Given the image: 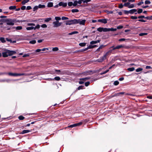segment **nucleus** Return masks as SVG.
<instances>
[{"mask_svg":"<svg viewBox=\"0 0 152 152\" xmlns=\"http://www.w3.org/2000/svg\"><path fill=\"white\" fill-rule=\"evenodd\" d=\"M109 31H116L117 28H109Z\"/></svg>","mask_w":152,"mask_h":152,"instance_id":"nucleus-36","label":"nucleus"},{"mask_svg":"<svg viewBox=\"0 0 152 152\" xmlns=\"http://www.w3.org/2000/svg\"><path fill=\"white\" fill-rule=\"evenodd\" d=\"M145 19H147V20H152V16H151L146 17L145 18Z\"/></svg>","mask_w":152,"mask_h":152,"instance_id":"nucleus-44","label":"nucleus"},{"mask_svg":"<svg viewBox=\"0 0 152 152\" xmlns=\"http://www.w3.org/2000/svg\"><path fill=\"white\" fill-rule=\"evenodd\" d=\"M109 71V69L107 70H106V71H105L104 72H103L101 73H100V75H103V74H104L106 73H107Z\"/></svg>","mask_w":152,"mask_h":152,"instance_id":"nucleus-43","label":"nucleus"},{"mask_svg":"<svg viewBox=\"0 0 152 152\" xmlns=\"http://www.w3.org/2000/svg\"><path fill=\"white\" fill-rule=\"evenodd\" d=\"M145 3L146 4H149L151 3V2L150 1H145Z\"/></svg>","mask_w":152,"mask_h":152,"instance_id":"nucleus-61","label":"nucleus"},{"mask_svg":"<svg viewBox=\"0 0 152 152\" xmlns=\"http://www.w3.org/2000/svg\"><path fill=\"white\" fill-rule=\"evenodd\" d=\"M91 1H75L76 3V6L78 4V6H81L82 7H85L88 5V2Z\"/></svg>","mask_w":152,"mask_h":152,"instance_id":"nucleus-2","label":"nucleus"},{"mask_svg":"<svg viewBox=\"0 0 152 152\" xmlns=\"http://www.w3.org/2000/svg\"><path fill=\"white\" fill-rule=\"evenodd\" d=\"M90 83L89 81H88L86 82L85 83V86H88L90 84Z\"/></svg>","mask_w":152,"mask_h":152,"instance_id":"nucleus-56","label":"nucleus"},{"mask_svg":"<svg viewBox=\"0 0 152 152\" xmlns=\"http://www.w3.org/2000/svg\"><path fill=\"white\" fill-rule=\"evenodd\" d=\"M10 21H7V24L9 26H13L14 24L15 23H17V22H19L17 21V20L15 19H12L11 18H8Z\"/></svg>","mask_w":152,"mask_h":152,"instance_id":"nucleus-3","label":"nucleus"},{"mask_svg":"<svg viewBox=\"0 0 152 152\" xmlns=\"http://www.w3.org/2000/svg\"><path fill=\"white\" fill-rule=\"evenodd\" d=\"M38 8H43L45 7V5H41L39 4L37 6Z\"/></svg>","mask_w":152,"mask_h":152,"instance_id":"nucleus-25","label":"nucleus"},{"mask_svg":"<svg viewBox=\"0 0 152 152\" xmlns=\"http://www.w3.org/2000/svg\"><path fill=\"white\" fill-rule=\"evenodd\" d=\"M97 22H101L102 23L106 24L107 23V21L106 19H99L97 20Z\"/></svg>","mask_w":152,"mask_h":152,"instance_id":"nucleus-12","label":"nucleus"},{"mask_svg":"<svg viewBox=\"0 0 152 152\" xmlns=\"http://www.w3.org/2000/svg\"><path fill=\"white\" fill-rule=\"evenodd\" d=\"M86 20L84 19H75V24H77L79 23L80 25H85Z\"/></svg>","mask_w":152,"mask_h":152,"instance_id":"nucleus-4","label":"nucleus"},{"mask_svg":"<svg viewBox=\"0 0 152 152\" xmlns=\"http://www.w3.org/2000/svg\"><path fill=\"white\" fill-rule=\"evenodd\" d=\"M143 70V69L141 68H139L137 69L136 70V72H138L142 71Z\"/></svg>","mask_w":152,"mask_h":152,"instance_id":"nucleus-38","label":"nucleus"},{"mask_svg":"<svg viewBox=\"0 0 152 152\" xmlns=\"http://www.w3.org/2000/svg\"><path fill=\"white\" fill-rule=\"evenodd\" d=\"M148 34L147 33H140L139 34V36H142L144 35H147Z\"/></svg>","mask_w":152,"mask_h":152,"instance_id":"nucleus-41","label":"nucleus"},{"mask_svg":"<svg viewBox=\"0 0 152 152\" xmlns=\"http://www.w3.org/2000/svg\"><path fill=\"white\" fill-rule=\"evenodd\" d=\"M127 70L130 72L133 71L134 70V67L129 68L127 69Z\"/></svg>","mask_w":152,"mask_h":152,"instance_id":"nucleus-32","label":"nucleus"},{"mask_svg":"<svg viewBox=\"0 0 152 152\" xmlns=\"http://www.w3.org/2000/svg\"><path fill=\"white\" fill-rule=\"evenodd\" d=\"M13 28H15L17 30H19L22 29V27L21 26H18L16 27H13Z\"/></svg>","mask_w":152,"mask_h":152,"instance_id":"nucleus-22","label":"nucleus"},{"mask_svg":"<svg viewBox=\"0 0 152 152\" xmlns=\"http://www.w3.org/2000/svg\"><path fill=\"white\" fill-rule=\"evenodd\" d=\"M9 20H10L8 19V18H7L6 19H2V22L7 23V21H10Z\"/></svg>","mask_w":152,"mask_h":152,"instance_id":"nucleus-31","label":"nucleus"},{"mask_svg":"<svg viewBox=\"0 0 152 152\" xmlns=\"http://www.w3.org/2000/svg\"><path fill=\"white\" fill-rule=\"evenodd\" d=\"M123 28V26L121 25H119L117 27V29H121L122 28Z\"/></svg>","mask_w":152,"mask_h":152,"instance_id":"nucleus-60","label":"nucleus"},{"mask_svg":"<svg viewBox=\"0 0 152 152\" xmlns=\"http://www.w3.org/2000/svg\"><path fill=\"white\" fill-rule=\"evenodd\" d=\"M53 6V4L52 2H49L48 3L47 6L49 7H51Z\"/></svg>","mask_w":152,"mask_h":152,"instance_id":"nucleus-26","label":"nucleus"},{"mask_svg":"<svg viewBox=\"0 0 152 152\" xmlns=\"http://www.w3.org/2000/svg\"><path fill=\"white\" fill-rule=\"evenodd\" d=\"M31 130H24L23 131H22V132H20V134H23L25 133H28L30 132H31Z\"/></svg>","mask_w":152,"mask_h":152,"instance_id":"nucleus-14","label":"nucleus"},{"mask_svg":"<svg viewBox=\"0 0 152 152\" xmlns=\"http://www.w3.org/2000/svg\"><path fill=\"white\" fill-rule=\"evenodd\" d=\"M6 39L7 41L10 42L11 43L12 42V40L10 39H9L8 38H6Z\"/></svg>","mask_w":152,"mask_h":152,"instance_id":"nucleus-62","label":"nucleus"},{"mask_svg":"<svg viewBox=\"0 0 152 152\" xmlns=\"http://www.w3.org/2000/svg\"><path fill=\"white\" fill-rule=\"evenodd\" d=\"M71 11L73 13L77 12H79V10L77 9H73L71 10Z\"/></svg>","mask_w":152,"mask_h":152,"instance_id":"nucleus-30","label":"nucleus"},{"mask_svg":"<svg viewBox=\"0 0 152 152\" xmlns=\"http://www.w3.org/2000/svg\"><path fill=\"white\" fill-rule=\"evenodd\" d=\"M36 43L35 40H32L29 41V43L31 44H34Z\"/></svg>","mask_w":152,"mask_h":152,"instance_id":"nucleus-47","label":"nucleus"},{"mask_svg":"<svg viewBox=\"0 0 152 152\" xmlns=\"http://www.w3.org/2000/svg\"><path fill=\"white\" fill-rule=\"evenodd\" d=\"M32 9V8L30 6H28L27 7L26 10H29Z\"/></svg>","mask_w":152,"mask_h":152,"instance_id":"nucleus-64","label":"nucleus"},{"mask_svg":"<svg viewBox=\"0 0 152 152\" xmlns=\"http://www.w3.org/2000/svg\"><path fill=\"white\" fill-rule=\"evenodd\" d=\"M61 19L62 20H66L68 19V18L66 17H62L61 18Z\"/></svg>","mask_w":152,"mask_h":152,"instance_id":"nucleus-59","label":"nucleus"},{"mask_svg":"<svg viewBox=\"0 0 152 152\" xmlns=\"http://www.w3.org/2000/svg\"><path fill=\"white\" fill-rule=\"evenodd\" d=\"M134 7V5L133 4H132L130 5V4L129 5V8H133Z\"/></svg>","mask_w":152,"mask_h":152,"instance_id":"nucleus-53","label":"nucleus"},{"mask_svg":"<svg viewBox=\"0 0 152 152\" xmlns=\"http://www.w3.org/2000/svg\"><path fill=\"white\" fill-rule=\"evenodd\" d=\"M145 17H145L144 15H141V16H138V18L139 19H142V18H145Z\"/></svg>","mask_w":152,"mask_h":152,"instance_id":"nucleus-52","label":"nucleus"},{"mask_svg":"<svg viewBox=\"0 0 152 152\" xmlns=\"http://www.w3.org/2000/svg\"><path fill=\"white\" fill-rule=\"evenodd\" d=\"M103 27H99L97 29V31H99V32H102L103 31Z\"/></svg>","mask_w":152,"mask_h":152,"instance_id":"nucleus-39","label":"nucleus"},{"mask_svg":"<svg viewBox=\"0 0 152 152\" xmlns=\"http://www.w3.org/2000/svg\"><path fill=\"white\" fill-rule=\"evenodd\" d=\"M137 12H136L135 13V15L137 14V13H138V14H140L142 12L143 10L142 9H137Z\"/></svg>","mask_w":152,"mask_h":152,"instance_id":"nucleus-17","label":"nucleus"},{"mask_svg":"<svg viewBox=\"0 0 152 152\" xmlns=\"http://www.w3.org/2000/svg\"><path fill=\"white\" fill-rule=\"evenodd\" d=\"M38 9L37 6H36L33 8V11L34 12H37Z\"/></svg>","mask_w":152,"mask_h":152,"instance_id":"nucleus-34","label":"nucleus"},{"mask_svg":"<svg viewBox=\"0 0 152 152\" xmlns=\"http://www.w3.org/2000/svg\"><path fill=\"white\" fill-rule=\"evenodd\" d=\"M93 48H94L93 45H89L87 48V50L88 49H91Z\"/></svg>","mask_w":152,"mask_h":152,"instance_id":"nucleus-55","label":"nucleus"},{"mask_svg":"<svg viewBox=\"0 0 152 152\" xmlns=\"http://www.w3.org/2000/svg\"><path fill=\"white\" fill-rule=\"evenodd\" d=\"M54 27L57 28L61 26L62 24V22H59L58 21H54L53 23Z\"/></svg>","mask_w":152,"mask_h":152,"instance_id":"nucleus-8","label":"nucleus"},{"mask_svg":"<svg viewBox=\"0 0 152 152\" xmlns=\"http://www.w3.org/2000/svg\"><path fill=\"white\" fill-rule=\"evenodd\" d=\"M103 31L104 32H107L109 31V28H103Z\"/></svg>","mask_w":152,"mask_h":152,"instance_id":"nucleus-35","label":"nucleus"},{"mask_svg":"<svg viewBox=\"0 0 152 152\" xmlns=\"http://www.w3.org/2000/svg\"><path fill=\"white\" fill-rule=\"evenodd\" d=\"M53 80H55L57 81H59L60 80V78L59 77H56L54 79H52Z\"/></svg>","mask_w":152,"mask_h":152,"instance_id":"nucleus-33","label":"nucleus"},{"mask_svg":"<svg viewBox=\"0 0 152 152\" xmlns=\"http://www.w3.org/2000/svg\"><path fill=\"white\" fill-rule=\"evenodd\" d=\"M55 19L56 20L58 21V20H61V18L59 17H55Z\"/></svg>","mask_w":152,"mask_h":152,"instance_id":"nucleus-49","label":"nucleus"},{"mask_svg":"<svg viewBox=\"0 0 152 152\" xmlns=\"http://www.w3.org/2000/svg\"><path fill=\"white\" fill-rule=\"evenodd\" d=\"M16 53V52L15 51L6 50L4 52L2 53V56L3 57L6 58L8 56H12L15 54Z\"/></svg>","mask_w":152,"mask_h":152,"instance_id":"nucleus-1","label":"nucleus"},{"mask_svg":"<svg viewBox=\"0 0 152 152\" xmlns=\"http://www.w3.org/2000/svg\"><path fill=\"white\" fill-rule=\"evenodd\" d=\"M67 6V3L66 2H60L58 4H57L54 6L55 8H57L58 6H62L64 7H66Z\"/></svg>","mask_w":152,"mask_h":152,"instance_id":"nucleus-5","label":"nucleus"},{"mask_svg":"<svg viewBox=\"0 0 152 152\" xmlns=\"http://www.w3.org/2000/svg\"><path fill=\"white\" fill-rule=\"evenodd\" d=\"M125 47V46L124 45H120L116 46V47L114 48H113L112 49H111V50H112V51L113 50H115V49H118L121 48H124Z\"/></svg>","mask_w":152,"mask_h":152,"instance_id":"nucleus-10","label":"nucleus"},{"mask_svg":"<svg viewBox=\"0 0 152 152\" xmlns=\"http://www.w3.org/2000/svg\"><path fill=\"white\" fill-rule=\"evenodd\" d=\"M0 41L3 43H4L6 42L5 38L4 37H1L0 38Z\"/></svg>","mask_w":152,"mask_h":152,"instance_id":"nucleus-20","label":"nucleus"},{"mask_svg":"<svg viewBox=\"0 0 152 152\" xmlns=\"http://www.w3.org/2000/svg\"><path fill=\"white\" fill-rule=\"evenodd\" d=\"M84 86H80L76 89V90H80L83 89Z\"/></svg>","mask_w":152,"mask_h":152,"instance_id":"nucleus-27","label":"nucleus"},{"mask_svg":"<svg viewBox=\"0 0 152 152\" xmlns=\"http://www.w3.org/2000/svg\"><path fill=\"white\" fill-rule=\"evenodd\" d=\"M18 118L20 120H22L25 119V117L22 115H20L18 116Z\"/></svg>","mask_w":152,"mask_h":152,"instance_id":"nucleus-24","label":"nucleus"},{"mask_svg":"<svg viewBox=\"0 0 152 152\" xmlns=\"http://www.w3.org/2000/svg\"><path fill=\"white\" fill-rule=\"evenodd\" d=\"M103 61V60L102 59V58H101V57L100 58H99V59H97L96 61H97L98 62H102Z\"/></svg>","mask_w":152,"mask_h":152,"instance_id":"nucleus-42","label":"nucleus"},{"mask_svg":"<svg viewBox=\"0 0 152 152\" xmlns=\"http://www.w3.org/2000/svg\"><path fill=\"white\" fill-rule=\"evenodd\" d=\"M68 7H71L73 6L74 7H75L76 6V3L75 2V1L73 3L72 2H69L68 3Z\"/></svg>","mask_w":152,"mask_h":152,"instance_id":"nucleus-11","label":"nucleus"},{"mask_svg":"<svg viewBox=\"0 0 152 152\" xmlns=\"http://www.w3.org/2000/svg\"><path fill=\"white\" fill-rule=\"evenodd\" d=\"M26 29L27 30H30L32 29L34 30V27L31 26V27H28L26 28Z\"/></svg>","mask_w":152,"mask_h":152,"instance_id":"nucleus-28","label":"nucleus"},{"mask_svg":"<svg viewBox=\"0 0 152 152\" xmlns=\"http://www.w3.org/2000/svg\"><path fill=\"white\" fill-rule=\"evenodd\" d=\"M7 75L11 76H23L24 75V73H12V72L7 73Z\"/></svg>","mask_w":152,"mask_h":152,"instance_id":"nucleus-6","label":"nucleus"},{"mask_svg":"<svg viewBox=\"0 0 152 152\" xmlns=\"http://www.w3.org/2000/svg\"><path fill=\"white\" fill-rule=\"evenodd\" d=\"M17 21H19V22H29L30 21L28 20H17Z\"/></svg>","mask_w":152,"mask_h":152,"instance_id":"nucleus-23","label":"nucleus"},{"mask_svg":"<svg viewBox=\"0 0 152 152\" xmlns=\"http://www.w3.org/2000/svg\"><path fill=\"white\" fill-rule=\"evenodd\" d=\"M65 22H66V25H70L72 24H76L75 19L66 20Z\"/></svg>","mask_w":152,"mask_h":152,"instance_id":"nucleus-7","label":"nucleus"},{"mask_svg":"<svg viewBox=\"0 0 152 152\" xmlns=\"http://www.w3.org/2000/svg\"><path fill=\"white\" fill-rule=\"evenodd\" d=\"M87 48H85V49H81V50H77L76 51V52H84V51H86L87 50Z\"/></svg>","mask_w":152,"mask_h":152,"instance_id":"nucleus-19","label":"nucleus"},{"mask_svg":"<svg viewBox=\"0 0 152 152\" xmlns=\"http://www.w3.org/2000/svg\"><path fill=\"white\" fill-rule=\"evenodd\" d=\"M16 7V6H10L9 7V9L10 10H15Z\"/></svg>","mask_w":152,"mask_h":152,"instance_id":"nucleus-21","label":"nucleus"},{"mask_svg":"<svg viewBox=\"0 0 152 152\" xmlns=\"http://www.w3.org/2000/svg\"><path fill=\"white\" fill-rule=\"evenodd\" d=\"M75 126H76V125L75 124H72V125H69V126H68V127L73 128L74 127H75Z\"/></svg>","mask_w":152,"mask_h":152,"instance_id":"nucleus-45","label":"nucleus"},{"mask_svg":"<svg viewBox=\"0 0 152 152\" xmlns=\"http://www.w3.org/2000/svg\"><path fill=\"white\" fill-rule=\"evenodd\" d=\"M30 54H31L29 53L25 54L23 56V57L24 58L27 57H28L29 56Z\"/></svg>","mask_w":152,"mask_h":152,"instance_id":"nucleus-40","label":"nucleus"},{"mask_svg":"<svg viewBox=\"0 0 152 152\" xmlns=\"http://www.w3.org/2000/svg\"><path fill=\"white\" fill-rule=\"evenodd\" d=\"M52 50L53 51H57L58 50V48L57 47H55L53 48Z\"/></svg>","mask_w":152,"mask_h":152,"instance_id":"nucleus-54","label":"nucleus"},{"mask_svg":"<svg viewBox=\"0 0 152 152\" xmlns=\"http://www.w3.org/2000/svg\"><path fill=\"white\" fill-rule=\"evenodd\" d=\"M112 52V50H110L108 51L101 58H102L103 60L104 61L106 59L107 56L108 55L109 53H111Z\"/></svg>","mask_w":152,"mask_h":152,"instance_id":"nucleus-9","label":"nucleus"},{"mask_svg":"<svg viewBox=\"0 0 152 152\" xmlns=\"http://www.w3.org/2000/svg\"><path fill=\"white\" fill-rule=\"evenodd\" d=\"M129 2H126V3H124V6L126 7H127L129 8V5L130 4V2H134L135 1H129Z\"/></svg>","mask_w":152,"mask_h":152,"instance_id":"nucleus-13","label":"nucleus"},{"mask_svg":"<svg viewBox=\"0 0 152 152\" xmlns=\"http://www.w3.org/2000/svg\"><path fill=\"white\" fill-rule=\"evenodd\" d=\"M86 43L85 42H81L79 44V45L80 46L83 47L86 46Z\"/></svg>","mask_w":152,"mask_h":152,"instance_id":"nucleus-29","label":"nucleus"},{"mask_svg":"<svg viewBox=\"0 0 152 152\" xmlns=\"http://www.w3.org/2000/svg\"><path fill=\"white\" fill-rule=\"evenodd\" d=\"M51 20V18H46L45 19V22H48Z\"/></svg>","mask_w":152,"mask_h":152,"instance_id":"nucleus-37","label":"nucleus"},{"mask_svg":"<svg viewBox=\"0 0 152 152\" xmlns=\"http://www.w3.org/2000/svg\"><path fill=\"white\" fill-rule=\"evenodd\" d=\"M100 42V40H98L96 41H92L90 42V44L91 45H93L95 44H96L97 43H99Z\"/></svg>","mask_w":152,"mask_h":152,"instance_id":"nucleus-16","label":"nucleus"},{"mask_svg":"<svg viewBox=\"0 0 152 152\" xmlns=\"http://www.w3.org/2000/svg\"><path fill=\"white\" fill-rule=\"evenodd\" d=\"M83 123L82 122H80L79 123L75 124L76 125V126H77L81 125Z\"/></svg>","mask_w":152,"mask_h":152,"instance_id":"nucleus-57","label":"nucleus"},{"mask_svg":"<svg viewBox=\"0 0 152 152\" xmlns=\"http://www.w3.org/2000/svg\"><path fill=\"white\" fill-rule=\"evenodd\" d=\"M124 6V4H120L119 5V8H122Z\"/></svg>","mask_w":152,"mask_h":152,"instance_id":"nucleus-63","label":"nucleus"},{"mask_svg":"<svg viewBox=\"0 0 152 152\" xmlns=\"http://www.w3.org/2000/svg\"><path fill=\"white\" fill-rule=\"evenodd\" d=\"M29 1H23L22 2V4L23 5L25 4L26 3L28 2Z\"/></svg>","mask_w":152,"mask_h":152,"instance_id":"nucleus-51","label":"nucleus"},{"mask_svg":"<svg viewBox=\"0 0 152 152\" xmlns=\"http://www.w3.org/2000/svg\"><path fill=\"white\" fill-rule=\"evenodd\" d=\"M119 84V82L118 81H114L113 84L115 86H117Z\"/></svg>","mask_w":152,"mask_h":152,"instance_id":"nucleus-48","label":"nucleus"},{"mask_svg":"<svg viewBox=\"0 0 152 152\" xmlns=\"http://www.w3.org/2000/svg\"><path fill=\"white\" fill-rule=\"evenodd\" d=\"M47 26V25L45 24H43L41 26V27L43 28H46Z\"/></svg>","mask_w":152,"mask_h":152,"instance_id":"nucleus-58","label":"nucleus"},{"mask_svg":"<svg viewBox=\"0 0 152 152\" xmlns=\"http://www.w3.org/2000/svg\"><path fill=\"white\" fill-rule=\"evenodd\" d=\"M130 18L132 19H136L138 18V17L136 16H132L130 17Z\"/></svg>","mask_w":152,"mask_h":152,"instance_id":"nucleus-46","label":"nucleus"},{"mask_svg":"<svg viewBox=\"0 0 152 152\" xmlns=\"http://www.w3.org/2000/svg\"><path fill=\"white\" fill-rule=\"evenodd\" d=\"M137 11V10L136 9H133L129 11V13L131 14H133L134 13L136 12Z\"/></svg>","mask_w":152,"mask_h":152,"instance_id":"nucleus-15","label":"nucleus"},{"mask_svg":"<svg viewBox=\"0 0 152 152\" xmlns=\"http://www.w3.org/2000/svg\"><path fill=\"white\" fill-rule=\"evenodd\" d=\"M40 25L39 24H37L35 27H34V30H36V29H39L40 28Z\"/></svg>","mask_w":152,"mask_h":152,"instance_id":"nucleus-50","label":"nucleus"},{"mask_svg":"<svg viewBox=\"0 0 152 152\" xmlns=\"http://www.w3.org/2000/svg\"><path fill=\"white\" fill-rule=\"evenodd\" d=\"M90 78L89 77H86L85 78H80V79L79 80H83V81H85L86 80H88L90 79Z\"/></svg>","mask_w":152,"mask_h":152,"instance_id":"nucleus-18","label":"nucleus"}]
</instances>
